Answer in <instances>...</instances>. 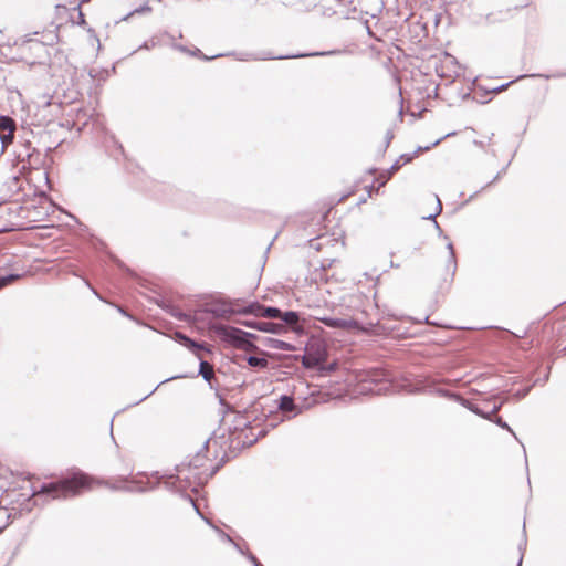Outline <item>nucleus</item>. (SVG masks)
I'll return each mask as SVG.
<instances>
[{
	"label": "nucleus",
	"instance_id": "423d86ee",
	"mask_svg": "<svg viewBox=\"0 0 566 566\" xmlns=\"http://www.w3.org/2000/svg\"><path fill=\"white\" fill-rule=\"evenodd\" d=\"M177 339L181 345L190 349L198 359L203 358V352L210 353V348L206 344H198L191 338L187 337L186 335H182L180 333L176 334Z\"/></svg>",
	"mask_w": 566,
	"mask_h": 566
},
{
	"label": "nucleus",
	"instance_id": "0eeeda50",
	"mask_svg": "<svg viewBox=\"0 0 566 566\" xmlns=\"http://www.w3.org/2000/svg\"><path fill=\"white\" fill-rule=\"evenodd\" d=\"M212 327L227 339H230L235 346H241L244 342L243 332L238 328L223 325H213Z\"/></svg>",
	"mask_w": 566,
	"mask_h": 566
},
{
	"label": "nucleus",
	"instance_id": "ddd939ff",
	"mask_svg": "<svg viewBox=\"0 0 566 566\" xmlns=\"http://www.w3.org/2000/svg\"><path fill=\"white\" fill-rule=\"evenodd\" d=\"M295 408L294 401L291 397L283 396L280 400V409L282 411H293Z\"/></svg>",
	"mask_w": 566,
	"mask_h": 566
},
{
	"label": "nucleus",
	"instance_id": "6e6552de",
	"mask_svg": "<svg viewBox=\"0 0 566 566\" xmlns=\"http://www.w3.org/2000/svg\"><path fill=\"white\" fill-rule=\"evenodd\" d=\"M323 323L326 326L342 328L346 331L360 329L359 324L353 318H324Z\"/></svg>",
	"mask_w": 566,
	"mask_h": 566
},
{
	"label": "nucleus",
	"instance_id": "2eb2a0df",
	"mask_svg": "<svg viewBox=\"0 0 566 566\" xmlns=\"http://www.w3.org/2000/svg\"><path fill=\"white\" fill-rule=\"evenodd\" d=\"M19 279V275H8V276H1L0 277V290L10 283L14 282Z\"/></svg>",
	"mask_w": 566,
	"mask_h": 566
},
{
	"label": "nucleus",
	"instance_id": "f8f14e48",
	"mask_svg": "<svg viewBox=\"0 0 566 566\" xmlns=\"http://www.w3.org/2000/svg\"><path fill=\"white\" fill-rule=\"evenodd\" d=\"M199 374L207 380L210 381L214 377V369L211 364L208 361L200 359V369Z\"/></svg>",
	"mask_w": 566,
	"mask_h": 566
},
{
	"label": "nucleus",
	"instance_id": "4468645a",
	"mask_svg": "<svg viewBox=\"0 0 566 566\" xmlns=\"http://www.w3.org/2000/svg\"><path fill=\"white\" fill-rule=\"evenodd\" d=\"M248 364L252 367H266L268 360L264 358L251 356L248 358Z\"/></svg>",
	"mask_w": 566,
	"mask_h": 566
},
{
	"label": "nucleus",
	"instance_id": "20e7f679",
	"mask_svg": "<svg viewBox=\"0 0 566 566\" xmlns=\"http://www.w3.org/2000/svg\"><path fill=\"white\" fill-rule=\"evenodd\" d=\"M412 160L411 156L402 155L400 158L387 170L381 171L376 178L375 182L377 184L376 192H379L380 188L384 187L392 176L399 171V169L410 163Z\"/></svg>",
	"mask_w": 566,
	"mask_h": 566
},
{
	"label": "nucleus",
	"instance_id": "f3484780",
	"mask_svg": "<svg viewBox=\"0 0 566 566\" xmlns=\"http://www.w3.org/2000/svg\"><path fill=\"white\" fill-rule=\"evenodd\" d=\"M203 460H205V457H201V455H199V454H198V455L196 457V463H195V467H196V468L202 467V465H203V462H202Z\"/></svg>",
	"mask_w": 566,
	"mask_h": 566
},
{
	"label": "nucleus",
	"instance_id": "39448f33",
	"mask_svg": "<svg viewBox=\"0 0 566 566\" xmlns=\"http://www.w3.org/2000/svg\"><path fill=\"white\" fill-rule=\"evenodd\" d=\"M15 132V123L11 117H0V138L3 146H8L13 142Z\"/></svg>",
	"mask_w": 566,
	"mask_h": 566
},
{
	"label": "nucleus",
	"instance_id": "a211bd4d",
	"mask_svg": "<svg viewBox=\"0 0 566 566\" xmlns=\"http://www.w3.org/2000/svg\"><path fill=\"white\" fill-rule=\"evenodd\" d=\"M450 263L452 265V272L454 271V261L452 260V258H450Z\"/></svg>",
	"mask_w": 566,
	"mask_h": 566
},
{
	"label": "nucleus",
	"instance_id": "7ed1b4c3",
	"mask_svg": "<svg viewBox=\"0 0 566 566\" xmlns=\"http://www.w3.org/2000/svg\"><path fill=\"white\" fill-rule=\"evenodd\" d=\"M375 181L373 184H365V180L361 179L348 192L340 196L338 203L344 202L349 197L357 195L361 190L365 191L366 195L359 198L358 203H365L369 198L373 197L374 193H377V186H375Z\"/></svg>",
	"mask_w": 566,
	"mask_h": 566
},
{
	"label": "nucleus",
	"instance_id": "9d476101",
	"mask_svg": "<svg viewBox=\"0 0 566 566\" xmlns=\"http://www.w3.org/2000/svg\"><path fill=\"white\" fill-rule=\"evenodd\" d=\"M253 307L254 306H251L250 312L262 317H279L281 314L280 310L274 307H263L260 305L255 306V310H253Z\"/></svg>",
	"mask_w": 566,
	"mask_h": 566
},
{
	"label": "nucleus",
	"instance_id": "f257e3e1",
	"mask_svg": "<svg viewBox=\"0 0 566 566\" xmlns=\"http://www.w3.org/2000/svg\"><path fill=\"white\" fill-rule=\"evenodd\" d=\"M97 485H99V482L94 478L85 473L77 472L70 478L44 485L40 493L52 494L54 499L69 497L92 490Z\"/></svg>",
	"mask_w": 566,
	"mask_h": 566
},
{
	"label": "nucleus",
	"instance_id": "9b49d317",
	"mask_svg": "<svg viewBox=\"0 0 566 566\" xmlns=\"http://www.w3.org/2000/svg\"><path fill=\"white\" fill-rule=\"evenodd\" d=\"M206 313L212 314V315H214L217 317H228L231 314V311L224 304H211L206 310Z\"/></svg>",
	"mask_w": 566,
	"mask_h": 566
},
{
	"label": "nucleus",
	"instance_id": "6ab92c4d",
	"mask_svg": "<svg viewBox=\"0 0 566 566\" xmlns=\"http://www.w3.org/2000/svg\"><path fill=\"white\" fill-rule=\"evenodd\" d=\"M325 217H326L325 214H322V216L318 217V219L323 220V219H325Z\"/></svg>",
	"mask_w": 566,
	"mask_h": 566
},
{
	"label": "nucleus",
	"instance_id": "dca6fc26",
	"mask_svg": "<svg viewBox=\"0 0 566 566\" xmlns=\"http://www.w3.org/2000/svg\"><path fill=\"white\" fill-rule=\"evenodd\" d=\"M283 319L289 324H294L297 322L298 317L294 312H287L284 314Z\"/></svg>",
	"mask_w": 566,
	"mask_h": 566
},
{
	"label": "nucleus",
	"instance_id": "aec40b11",
	"mask_svg": "<svg viewBox=\"0 0 566 566\" xmlns=\"http://www.w3.org/2000/svg\"><path fill=\"white\" fill-rule=\"evenodd\" d=\"M4 512L2 511V509H0V515H2Z\"/></svg>",
	"mask_w": 566,
	"mask_h": 566
},
{
	"label": "nucleus",
	"instance_id": "1a4fd4ad",
	"mask_svg": "<svg viewBox=\"0 0 566 566\" xmlns=\"http://www.w3.org/2000/svg\"><path fill=\"white\" fill-rule=\"evenodd\" d=\"M244 324L249 327L269 333H279L281 329L284 328L282 324L271 322H245Z\"/></svg>",
	"mask_w": 566,
	"mask_h": 566
},
{
	"label": "nucleus",
	"instance_id": "f03ea898",
	"mask_svg": "<svg viewBox=\"0 0 566 566\" xmlns=\"http://www.w3.org/2000/svg\"><path fill=\"white\" fill-rule=\"evenodd\" d=\"M327 360V353L321 345H311L302 357V364L306 368H315L324 365Z\"/></svg>",
	"mask_w": 566,
	"mask_h": 566
}]
</instances>
